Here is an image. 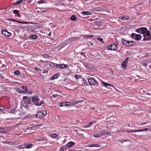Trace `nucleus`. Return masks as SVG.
Here are the masks:
<instances>
[{"label":"nucleus","instance_id":"nucleus-50","mask_svg":"<svg viewBox=\"0 0 151 151\" xmlns=\"http://www.w3.org/2000/svg\"><path fill=\"white\" fill-rule=\"evenodd\" d=\"M5 109V107L3 106H0V110H4Z\"/></svg>","mask_w":151,"mask_h":151},{"label":"nucleus","instance_id":"nucleus-15","mask_svg":"<svg viewBox=\"0 0 151 151\" xmlns=\"http://www.w3.org/2000/svg\"><path fill=\"white\" fill-rule=\"evenodd\" d=\"M83 102V101L82 100H75L71 102V105H75L76 104H77Z\"/></svg>","mask_w":151,"mask_h":151},{"label":"nucleus","instance_id":"nucleus-25","mask_svg":"<svg viewBox=\"0 0 151 151\" xmlns=\"http://www.w3.org/2000/svg\"><path fill=\"white\" fill-rule=\"evenodd\" d=\"M26 117L27 118H34V114H29L27 115L26 116Z\"/></svg>","mask_w":151,"mask_h":151},{"label":"nucleus","instance_id":"nucleus-20","mask_svg":"<svg viewBox=\"0 0 151 151\" xmlns=\"http://www.w3.org/2000/svg\"><path fill=\"white\" fill-rule=\"evenodd\" d=\"M24 0H17L16 2L13 3V4L14 5H17L21 3Z\"/></svg>","mask_w":151,"mask_h":151},{"label":"nucleus","instance_id":"nucleus-29","mask_svg":"<svg viewBox=\"0 0 151 151\" xmlns=\"http://www.w3.org/2000/svg\"><path fill=\"white\" fill-rule=\"evenodd\" d=\"M26 144V148H30L32 147V145L31 144Z\"/></svg>","mask_w":151,"mask_h":151},{"label":"nucleus","instance_id":"nucleus-45","mask_svg":"<svg viewBox=\"0 0 151 151\" xmlns=\"http://www.w3.org/2000/svg\"><path fill=\"white\" fill-rule=\"evenodd\" d=\"M127 141V140L122 139V140H119V142H120L121 143H123L124 142H126V141Z\"/></svg>","mask_w":151,"mask_h":151},{"label":"nucleus","instance_id":"nucleus-32","mask_svg":"<svg viewBox=\"0 0 151 151\" xmlns=\"http://www.w3.org/2000/svg\"><path fill=\"white\" fill-rule=\"evenodd\" d=\"M15 89L16 90V91L19 93H22V91L20 89L18 88H15Z\"/></svg>","mask_w":151,"mask_h":151},{"label":"nucleus","instance_id":"nucleus-18","mask_svg":"<svg viewBox=\"0 0 151 151\" xmlns=\"http://www.w3.org/2000/svg\"><path fill=\"white\" fill-rule=\"evenodd\" d=\"M91 14L90 12L88 11H83L82 12V15L84 16L85 15H90Z\"/></svg>","mask_w":151,"mask_h":151},{"label":"nucleus","instance_id":"nucleus-48","mask_svg":"<svg viewBox=\"0 0 151 151\" xmlns=\"http://www.w3.org/2000/svg\"><path fill=\"white\" fill-rule=\"evenodd\" d=\"M84 65L87 68H89V65L88 63H85L84 64Z\"/></svg>","mask_w":151,"mask_h":151},{"label":"nucleus","instance_id":"nucleus-52","mask_svg":"<svg viewBox=\"0 0 151 151\" xmlns=\"http://www.w3.org/2000/svg\"><path fill=\"white\" fill-rule=\"evenodd\" d=\"M129 59L128 58H126L125 59V60L123 62L127 64V62L128 61Z\"/></svg>","mask_w":151,"mask_h":151},{"label":"nucleus","instance_id":"nucleus-39","mask_svg":"<svg viewBox=\"0 0 151 151\" xmlns=\"http://www.w3.org/2000/svg\"><path fill=\"white\" fill-rule=\"evenodd\" d=\"M24 88L23 91H22V92L23 93H27L28 91H27V87H24Z\"/></svg>","mask_w":151,"mask_h":151},{"label":"nucleus","instance_id":"nucleus-7","mask_svg":"<svg viewBox=\"0 0 151 151\" xmlns=\"http://www.w3.org/2000/svg\"><path fill=\"white\" fill-rule=\"evenodd\" d=\"M69 40H65V41L61 43L58 45L59 48L61 49L69 43Z\"/></svg>","mask_w":151,"mask_h":151},{"label":"nucleus","instance_id":"nucleus-19","mask_svg":"<svg viewBox=\"0 0 151 151\" xmlns=\"http://www.w3.org/2000/svg\"><path fill=\"white\" fill-rule=\"evenodd\" d=\"M94 10L96 11H102L103 10L102 8L100 6L96 7L94 8Z\"/></svg>","mask_w":151,"mask_h":151},{"label":"nucleus","instance_id":"nucleus-6","mask_svg":"<svg viewBox=\"0 0 151 151\" xmlns=\"http://www.w3.org/2000/svg\"><path fill=\"white\" fill-rule=\"evenodd\" d=\"M131 35L132 38L137 41H139L141 39V35L139 34H137L135 33H132Z\"/></svg>","mask_w":151,"mask_h":151},{"label":"nucleus","instance_id":"nucleus-4","mask_svg":"<svg viewBox=\"0 0 151 151\" xmlns=\"http://www.w3.org/2000/svg\"><path fill=\"white\" fill-rule=\"evenodd\" d=\"M23 101L26 104L28 105L32 104V98L31 97H29L27 96H24L23 98Z\"/></svg>","mask_w":151,"mask_h":151},{"label":"nucleus","instance_id":"nucleus-42","mask_svg":"<svg viewBox=\"0 0 151 151\" xmlns=\"http://www.w3.org/2000/svg\"><path fill=\"white\" fill-rule=\"evenodd\" d=\"M45 139L44 138L40 137L38 139V141H44L45 140Z\"/></svg>","mask_w":151,"mask_h":151},{"label":"nucleus","instance_id":"nucleus-26","mask_svg":"<svg viewBox=\"0 0 151 151\" xmlns=\"http://www.w3.org/2000/svg\"><path fill=\"white\" fill-rule=\"evenodd\" d=\"M13 13L17 15V16L19 17L20 15L18 11L17 10H14Z\"/></svg>","mask_w":151,"mask_h":151},{"label":"nucleus","instance_id":"nucleus-63","mask_svg":"<svg viewBox=\"0 0 151 151\" xmlns=\"http://www.w3.org/2000/svg\"><path fill=\"white\" fill-rule=\"evenodd\" d=\"M29 23V22H22V24H28Z\"/></svg>","mask_w":151,"mask_h":151},{"label":"nucleus","instance_id":"nucleus-55","mask_svg":"<svg viewBox=\"0 0 151 151\" xmlns=\"http://www.w3.org/2000/svg\"><path fill=\"white\" fill-rule=\"evenodd\" d=\"M48 71L47 70H44L42 72V73H48Z\"/></svg>","mask_w":151,"mask_h":151},{"label":"nucleus","instance_id":"nucleus-30","mask_svg":"<svg viewBox=\"0 0 151 151\" xmlns=\"http://www.w3.org/2000/svg\"><path fill=\"white\" fill-rule=\"evenodd\" d=\"M43 101H41L40 102L39 101L37 103H36V106H40L42 104H43Z\"/></svg>","mask_w":151,"mask_h":151},{"label":"nucleus","instance_id":"nucleus-24","mask_svg":"<svg viewBox=\"0 0 151 151\" xmlns=\"http://www.w3.org/2000/svg\"><path fill=\"white\" fill-rule=\"evenodd\" d=\"M129 17L127 16L121 17L120 19L122 20H126L128 19Z\"/></svg>","mask_w":151,"mask_h":151},{"label":"nucleus","instance_id":"nucleus-46","mask_svg":"<svg viewBox=\"0 0 151 151\" xmlns=\"http://www.w3.org/2000/svg\"><path fill=\"white\" fill-rule=\"evenodd\" d=\"M65 146H63L62 148H60V151H64V149H65Z\"/></svg>","mask_w":151,"mask_h":151},{"label":"nucleus","instance_id":"nucleus-2","mask_svg":"<svg viewBox=\"0 0 151 151\" xmlns=\"http://www.w3.org/2000/svg\"><path fill=\"white\" fill-rule=\"evenodd\" d=\"M122 43L124 45L127 46H132L134 44V42L132 41H126L124 39L122 40Z\"/></svg>","mask_w":151,"mask_h":151},{"label":"nucleus","instance_id":"nucleus-23","mask_svg":"<svg viewBox=\"0 0 151 151\" xmlns=\"http://www.w3.org/2000/svg\"><path fill=\"white\" fill-rule=\"evenodd\" d=\"M145 34L146 35L149 37L147 38H148L150 40H151V36L150 31L147 30Z\"/></svg>","mask_w":151,"mask_h":151},{"label":"nucleus","instance_id":"nucleus-9","mask_svg":"<svg viewBox=\"0 0 151 151\" xmlns=\"http://www.w3.org/2000/svg\"><path fill=\"white\" fill-rule=\"evenodd\" d=\"M1 33L6 37H10L12 35L11 33L8 32L6 30H2Z\"/></svg>","mask_w":151,"mask_h":151},{"label":"nucleus","instance_id":"nucleus-47","mask_svg":"<svg viewBox=\"0 0 151 151\" xmlns=\"http://www.w3.org/2000/svg\"><path fill=\"white\" fill-rule=\"evenodd\" d=\"M133 131H130V130H127L124 129L123 131L124 132H133Z\"/></svg>","mask_w":151,"mask_h":151},{"label":"nucleus","instance_id":"nucleus-16","mask_svg":"<svg viewBox=\"0 0 151 151\" xmlns=\"http://www.w3.org/2000/svg\"><path fill=\"white\" fill-rule=\"evenodd\" d=\"M29 38L30 39H35L37 38V35H29Z\"/></svg>","mask_w":151,"mask_h":151},{"label":"nucleus","instance_id":"nucleus-8","mask_svg":"<svg viewBox=\"0 0 151 151\" xmlns=\"http://www.w3.org/2000/svg\"><path fill=\"white\" fill-rule=\"evenodd\" d=\"M32 102L34 103L35 106H36V103H37L39 101L40 99H39L37 96H34L31 97Z\"/></svg>","mask_w":151,"mask_h":151},{"label":"nucleus","instance_id":"nucleus-43","mask_svg":"<svg viewBox=\"0 0 151 151\" xmlns=\"http://www.w3.org/2000/svg\"><path fill=\"white\" fill-rule=\"evenodd\" d=\"M51 136L52 138H56L57 137V135L56 134H51Z\"/></svg>","mask_w":151,"mask_h":151},{"label":"nucleus","instance_id":"nucleus-3","mask_svg":"<svg viewBox=\"0 0 151 151\" xmlns=\"http://www.w3.org/2000/svg\"><path fill=\"white\" fill-rule=\"evenodd\" d=\"M88 81L89 84L91 86H98V83L97 81L92 78H88Z\"/></svg>","mask_w":151,"mask_h":151},{"label":"nucleus","instance_id":"nucleus-61","mask_svg":"<svg viewBox=\"0 0 151 151\" xmlns=\"http://www.w3.org/2000/svg\"><path fill=\"white\" fill-rule=\"evenodd\" d=\"M94 146H95V145H94V144H91V145H89L88 146V147H94Z\"/></svg>","mask_w":151,"mask_h":151},{"label":"nucleus","instance_id":"nucleus-28","mask_svg":"<svg viewBox=\"0 0 151 151\" xmlns=\"http://www.w3.org/2000/svg\"><path fill=\"white\" fill-rule=\"evenodd\" d=\"M76 18L74 15H73L70 17V19L72 21H75L76 19Z\"/></svg>","mask_w":151,"mask_h":151},{"label":"nucleus","instance_id":"nucleus-34","mask_svg":"<svg viewBox=\"0 0 151 151\" xmlns=\"http://www.w3.org/2000/svg\"><path fill=\"white\" fill-rule=\"evenodd\" d=\"M26 144H24L23 145H21L20 146V147L21 148L23 149V148H26Z\"/></svg>","mask_w":151,"mask_h":151},{"label":"nucleus","instance_id":"nucleus-56","mask_svg":"<svg viewBox=\"0 0 151 151\" xmlns=\"http://www.w3.org/2000/svg\"><path fill=\"white\" fill-rule=\"evenodd\" d=\"M26 104H26L25 105H24L23 106L24 107V108H25L26 109H29V106L28 105H27Z\"/></svg>","mask_w":151,"mask_h":151},{"label":"nucleus","instance_id":"nucleus-51","mask_svg":"<svg viewBox=\"0 0 151 151\" xmlns=\"http://www.w3.org/2000/svg\"><path fill=\"white\" fill-rule=\"evenodd\" d=\"M65 102L66 103V106H68L70 105V104H71V102L70 103V102L68 101Z\"/></svg>","mask_w":151,"mask_h":151},{"label":"nucleus","instance_id":"nucleus-38","mask_svg":"<svg viewBox=\"0 0 151 151\" xmlns=\"http://www.w3.org/2000/svg\"><path fill=\"white\" fill-rule=\"evenodd\" d=\"M81 75L76 74L75 75L74 77L76 79H78L81 78Z\"/></svg>","mask_w":151,"mask_h":151},{"label":"nucleus","instance_id":"nucleus-62","mask_svg":"<svg viewBox=\"0 0 151 151\" xmlns=\"http://www.w3.org/2000/svg\"><path fill=\"white\" fill-rule=\"evenodd\" d=\"M27 93H28V94H30V95H31V94H32V93H33V92L32 91L30 92L29 91H28Z\"/></svg>","mask_w":151,"mask_h":151},{"label":"nucleus","instance_id":"nucleus-33","mask_svg":"<svg viewBox=\"0 0 151 151\" xmlns=\"http://www.w3.org/2000/svg\"><path fill=\"white\" fill-rule=\"evenodd\" d=\"M66 103L65 102H63L59 104V105L60 107H62L63 106H66Z\"/></svg>","mask_w":151,"mask_h":151},{"label":"nucleus","instance_id":"nucleus-49","mask_svg":"<svg viewBox=\"0 0 151 151\" xmlns=\"http://www.w3.org/2000/svg\"><path fill=\"white\" fill-rule=\"evenodd\" d=\"M93 136L95 138H98L99 137H101V136L99 133V134H98V135H94Z\"/></svg>","mask_w":151,"mask_h":151},{"label":"nucleus","instance_id":"nucleus-40","mask_svg":"<svg viewBox=\"0 0 151 151\" xmlns=\"http://www.w3.org/2000/svg\"><path fill=\"white\" fill-rule=\"evenodd\" d=\"M48 65H49L50 66L53 67V66L55 65H58L56 63H51L50 64H47Z\"/></svg>","mask_w":151,"mask_h":151},{"label":"nucleus","instance_id":"nucleus-36","mask_svg":"<svg viewBox=\"0 0 151 151\" xmlns=\"http://www.w3.org/2000/svg\"><path fill=\"white\" fill-rule=\"evenodd\" d=\"M20 71L19 70H16L14 71V73L17 75H19L20 74Z\"/></svg>","mask_w":151,"mask_h":151},{"label":"nucleus","instance_id":"nucleus-27","mask_svg":"<svg viewBox=\"0 0 151 151\" xmlns=\"http://www.w3.org/2000/svg\"><path fill=\"white\" fill-rule=\"evenodd\" d=\"M96 122L95 121H92L90 122L88 124V126L89 127L91 126L93 124H95Z\"/></svg>","mask_w":151,"mask_h":151},{"label":"nucleus","instance_id":"nucleus-1","mask_svg":"<svg viewBox=\"0 0 151 151\" xmlns=\"http://www.w3.org/2000/svg\"><path fill=\"white\" fill-rule=\"evenodd\" d=\"M47 114V113L46 110L38 111L36 114H34V118L42 119Z\"/></svg>","mask_w":151,"mask_h":151},{"label":"nucleus","instance_id":"nucleus-35","mask_svg":"<svg viewBox=\"0 0 151 151\" xmlns=\"http://www.w3.org/2000/svg\"><path fill=\"white\" fill-rule=\"evenodd\" d=\"M127 64L126 63L123 62V63L122 64V67L123 68H125L126 67V66L127 65Z\"/></svg>","mask_w":151,"mask_h":151},{"label":"nucleus","instance_id":"nucleus-60","mask_svg":"<svg viewBox=\"0 0 151 151\" xmlns=\"http://www.w3.org/2000/svg\"><path fill=\"white\" fill-rule=\"evenodd\" d=\"M98 39L100 41L102 42H103V39H102L101 38H98Z\"/></svg>","mask_w":151,"mask_h":151},{"label":"nucleus","instance_id":"nucleus-31","mask_svg":"<svg viewBox=\"0 0 151 151\" xmlns=\"http://www.w3.org/2000/svg\"><path fill=\"white\" fill-rule=\"evenodd\" d=\"M103 86H105L106 87L107 86H108V85H109V83H105L104 81H102L101 82Z\"/></svg>","mask_w":151,"mask_h":151},{"label":"nucleus","instance_id":"nucleus-57","mask_svg":"<svg viewBox=\"0 0 151 151\" xmlns=\"http://www.w3.org/2000/svg\"><path fill=\"white\" fill-rule=\"evenodd\" d=\"M150 40L148 38H144L143 39V41H149Z\"/></svg>","mask_w":151,"mask_h":151},{"label":"nucleus","instance_id":"nucleus-53","mask_svg":"<svg viewBox=\"0 0 151 151\" xmlns=\"http://www.w3.org/2000/svg\"><path fill=\"white\" fill-rule=\"evenodd\" d=\"M42 56L45 58H48L49 57V56L47 55H43Z\"/></svg>","mask_w":151,"mask_h":151},{"label":"nucleus","instance_id":"nucleus-14","mask_svg":"<svg viewBox=\"0 0 151 151\" xmlns=\"http://www.w3.org/2000/svg\"><path fill=\"white\" fill-rule=\"evenodd\" d=\"M99 134L101 135H101H108L109 134H110V133L109 132L105 130H102V131H101L100 132Z\"/></svg>","mask_w":151,"mask_h":151},{"label":"nucleus","instance_id":"nucleus-59","mask_svg":"<svg viewBox=\"0 0 151 151\" xmlns=\"http://www.w3.org/2000/svg\"><path fill=\"white\" fill-rule=\"evenodd\" d=\"M79 53H80L81 55H83L84 56H85V53L83 52H79Z\"/></svg>","mask_w":151,"mask_h":151},{"label":"nucleus","instance_id":"nucleus-41","mask_svg":"<svg viewBox=\"0 0 151 151\" xmlns=\"http://www.w3.org/2000/svg\"><path fill=\"white\" fill-rule=\"evenodd\" d=\"M45 3V1L44 0H40L38 1L37 3L38 4H41L42 3Z\"/></svg>","mask_w":151,"mask_h":151},{"label":"nucleus","instance_id":"nucleus-37","mask_svg":"<svg viewBox=\"0 0 151 151\" xmlns=\"http://www.w3.org/2000/svg\"><path fill=\"white\" fill-rule=\"evenodd\" d=\"M135 31L138 33L141 34V27L136 29L135 30Z\"/></svg>","mask_w":151,"mask_h":151},{"label":"nucleus","instance_id":"nucleus-64","mask_svg":"<svg viewBox=\"0 0 151 151\" xmlns=\"http://www.w3.org/2000/svg\"><path fill=\"white\" fill-rule=\"evenodd\" d=\"M93 37V35H89L88 36V38H92Z\"/></svg>","mask_w":151,"mask_h":151},{"label":"nucleus","instance_id":"nucleus-22","mask_svg":"<svg viewBox=\"0 0 151 151\" xmlns=\"http://www.w3.org/2000/svg\"><path fill=\"white\" fill-rule=\"evenodd\" d=\"M148 129V128H145V129H143L133 130V132H143V131H147Z\"/></svg>","mask_w":151,"mask_h":151},{"label":"nucleus","instance_id":"nucleus-17","mask_svg":"<svg viewBox=\"0 0 151 151\" xmlns=\"http://www.w3.org/2000/svg\"><path fill=\"white\" fill-rule=\"evenodd\" d=\"M93 25L95 26L99 27L101 25V22H95L93 24Z\"/></svg>","mask_w":151,"mask_h":151},{"label":"nucleus","instance_id":"nucleus-13","mask_svg":"<svg viewBox=\"0 0 151 151\" xmlns=\"http://www.w3.org/2000/svg\"><path fill=\"white\" fill-rule=\"evenodd\" d=\"M147 29L145 27H141V34L144 35L147 32Z\"/></svg>","mask_w":151,"mask_h":151},{"label":"nucleus","instance_id":"nucleus-58","mask_svg":"<svg viewBox=\"0 0 151 151\" xmlns=\"http://www.w3.org/2000/svg\"><path fill=\"white\" fill-rule=\"evenodd\" d=\"M15 112V110L14 109H12L10 111V113H14Z\"/></svg>","mask_w":151,"mask_h":151},{"label":"nucleus","instance_id":"nucleus-5","mask_svg":"<svg viewBox=\"0 0 151 151\" xmlns=\"http://www.w3.org/2000/svg\"><path fill=\"white\" fill-rule=\"evenodd\" d=\"M106 48V49L111 50H116L118 49L117 46L115 43L107 46Z\"/></svg>","mask_w":151,"mask_h":151},{"label":"nucleus","instance_id":"nucleus-11","mask_svg":"<svg viewBox=\"0 0 151 151\" xmlns=\"http://www.w3.org/2000/svg\"><path fill=\"white\" fill-rule=\"evenodd\" d=\"M56 65L58 66L57 68H59L61 69L66 68H67V66H68L66 64H58Z\"/></svg>","mask_w":151,"mask_h":151},{"label":"nucleus","instance_id":"nucleus-21","mask_svg":"<svg viewBox=\"0 0 151 151\" xmlns=\"http://www.w3.org/2000/svg\"><path fill=\"white\" fill-rule=\"evenodd\" d=\"M79 37H74V38H71L70 39L69 38L67 40H69V42L70 43V41H75V40H77L78 39H79Z\"/></svg>","mask_w":151,"mask_h":151},{"label":"nucleus","instance_id":"nucleus-54","mask_svg":"<svg viewBox=\"0 0 151 151\" xmlns=\"http://www.w3.org/2000/svg\"><path fill=\"white\" fill-rule=\"evenodd\" d=\"M8 20H9V21H12V22H16V20L12 19H11V18H9L8 19Z\"/></svg>","mask_w":151,"mask_h":151},{"label":"nucleus","instance_id":"nucleus-44","mask_svg":"<svg viewBox=\"0 0 151 151\" xmlns=\"http://www.w3.org/2000/svg\"><path fill=\"white\" fill-rule=\"evenodd\" d=\"M4 132V129L3 128L0 127V133H3Z\"/></svg>","mask_w":151,"mask_h":151},{"label":"nucleus","instance_id":"nucleus-10","mask_svg":"<svg viewBox=\"0 0 151 151\" xmlns=\"http://www.w3.org/2000/svg\"><path fill=\"white\" fill-rule=\"evenodd\" d=\"M75 144L76 143L75 142H74L73 141H70L67 143L65 146L66 147H70L73 146L75 145Z\"/></svg>","mask_w":151,"mask_h":151},{"label":"nucleus","instance_id":"nucleus-12","mask_svg":"<svg viewBox=\"0 0 151 151\" xmlns=\"http://www.w3.org/2000/svg\"><path fill=\"white\" fill-rule=\"evenodd\" d=\"M60 76V74L59 73H57L56 74L53 75L50 78L51 80H53L57 79Z\"/></svg>","mask_w":151,"mask_h":151}]
</instances>
